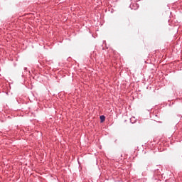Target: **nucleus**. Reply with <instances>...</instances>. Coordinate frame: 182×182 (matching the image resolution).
<instances>
[{
  "label": "nucleus",
  "instance_id": "nucleus-1",
  "mask_svg": "<svg viewBox=\"0 0 182 182\" xmlns=\"http://www.w3.org/2000/svg\"><path fill=\"white\" fill-rule=\"evenodd\" d=\"M100 120H101V123H103V122H105V120H106V117H105V115H101L100 117Z\"/></svg>",
  "mask_w": 182,
  "mask_h": 182
}]
</instances>
